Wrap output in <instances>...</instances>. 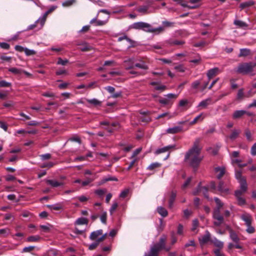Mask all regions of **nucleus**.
<instances>
[{"mask_svg": "<svg viewBox=\"0 0 256 256\" xmlns=\"http://www.w3.org/2000/svg\"><path fill=\"white\" fill-rule=\"evenodd\" d=\"M88 220L85 218H80L76 220L74 224L76 225L88 224Z\"/></svg>", "mask_w": 256, "mask_h": 256, "instance_id": "obj_20", "label": "nucleus"}, {"mask_svg": "<svg viewBox=\"0 0 256 256\" xmlns=\"http://www.w3.org/2000/svg\"><path fill=\"white\" fill-rule=\"evenodd\" d=\"M176 2H178V4H180L184 8H188L190 9H194L198 8V6H188L186 3L183 2L181 0H174Z\"/></svg>", "mask_w": 256, "mask_h": 256, "instance_id": "obj_33", "label": "nucleus"}, {"mask_svg": "<svg viewBox=\"0 0 256 256\" xmlns=\"http://www.w3.org/2000/svg\"><path fill=\"white\" fill-rule=\"evenodd\" d=\"M129 192V190L128 189L124 190L122 191L120 194V197L121 198H126L127 195L128 194Z\"/></svg>", "mask_w": 256, "mask_h": 256, "instance_id": "obj_59", "label": "nucleus"}, {"mask_svg": "<svg viewBox=\"0 0 256 256\" xmlns=\"http://www.w3.org/2000/svg\"><path fill=\"white\" fill-rule=\"evenodd\" d=\"M167 237L166 235H162L159 239L158 242L154 244L150 248V256H158L159 252L162 250L169 252L171 250L170 246H166Z\"/></svg>", "mask_w": 256, "mask_h": 256, "instance_id": "obj_2", "label": "nucleus"}, {"mask_svg": "<svg viewBox=\"0 0 256 256\" xmlns=\"http://www.w3.org/2000/svg\"><path fill=\"white\" fill-rule=\"evenodd\" d=\"M11 86V84L6 82V80L0 81V88L9 87Z\"/></svg>", "mask_w": 256, "mask_h": 256, "instance_id": "obj_50", "label": "nucleus"}, {"mask_svg": "<svg viewBox=\"0 0 256 256\" xmlns=\"http://www.w3.org/2000/svg\"><path fill=\"white\" fill-rule=\"evenodd\" d=\"M24 74L26 77L28 78H32V75L28 72H26L22 69H18V68H17V75L18 74Z\"/></svg>", "mask_w": 256, "mask_h": 256, "instance_id": "obj_34", "label": "nucleus"}, {"mask_svg": "<svg viewBox=\"0 0 256 256\" xmlns=\"http://www.w3.org/2000/svg\"><path fill=\"white\" fill-rule=\"evenodd\" d=\"M24 52L26 56H30L32 55H34L36 54V52L34 50H28L27 48H25Z\"/></svg>", "mask_w": 256, "mask_h": 256, "instance_id": "obj_54", "label": "nucleus"}, {"mask_svg": "<svg viewBox=\"0 0 256 256\" xmlns=\"http://www.w3.org/2000/svg\"><path fill=\"white\" fill-rule=\"evenodd\" d=\"M100 219L101 222L104 224H106V220H107V212H104L102 213V214L100 216Z\"/></svg>", "mask_w": 256, "mask_h": 256, "instance_id": "obj_40", "label": "nucleus"}, {"mask_svg": "<svg viewBox=\"0 0 256 256\" xmlns=\"http://www.w3.org/2000/svg\"><path fill=\"white\" fill-rule=\"evenodd\" d=\"M210 101V99H206V100H202L199 104L198 106L206 108L207 106L209 104Z\"/></svg>", "mask_w": 256, "mask_h": 256, "instance_id": "obj_44", "label": "nucleus"}, {"mask_svg": "<svg viewBox=\"0 0 256 256\" xmlns=\"http://www.w3.org/2000/svg\"><path fill=\"white\" fill-rule=\"evenodd\" d=\"M214 171L216 172H220V174L216 176L218 180H220L226 172L225 168L224 167H216L214 168Z\"/></svg>", "mask_w": 256, "mask_h": 256, "instance_id": "obj_16", "label": "nucleus"}, {"mask_svg": "<svg viewBox=\"0 0 256 256\" xmlns=\"http://www.w3.org/2000/svg\"><path fill=\"white\" fill-rule=\"evenodd\" d=\"M230 238L234 242L238 244L240 240V238L232 230H230Z\"/></svg>", "mask_w": 256, "mask_h": 256, "instance_id": "obj_22", "label": "nucleus"}, {"mask_svg": "<svg viewBox=\"0 0 256 256\" xmlns=\"http://www.w3.org/2000/svg\"><path fill=\"white\" fill-rule=\"evenodd\" d=\"M239 182L240 184V190H242L243 192H246L248 189V184L246 179H242Z\"/></svg>", "mask_w": 256, "mask_h": 256, "instance_id": "obj_28", "label": "nucleus"}, {"mask_svg": "<svg viewBox=\"0 0 256 256\" xmlns=\"http://www.w3.org/2000/svg\"><path fill=\"white\" fill-rule=\"evenodd\" d=\"M175 148L174 145H170L164 148H158L155 152V154H158L162 152L168 151L171 148Z\"/></svg>", "mask_w": 256, "mask_h": 256, "instance_id": "obj_14", "label": "nucleus"}, {"mask_svg": "<svg viewBox=\"0 0 256 256\" xmlns=\"http://www.w3.org/2000/svg\"><path fill=\"white\" fill-rule=\"evenodd\" d=\"M211 242L214 244L215 246L218 248V249H221L224 246V243L216 238L211 240Z\"/></svg>", "mask_w": 256, "mask_h": 256, "instance_id": "obj_21", "label": "nucleus"}, {"mask_svg": "<svg viewBox=\"0 0 256 256\" xmlns=\"http://www.w3.org/2000/svg\"><path fill=\"white\" fill-rule=\"evenodd\" d=\"M134 66L138 68L143 70H148V65L146 64V62L144 61H142L141 63H136L134 64Z\"/></svg>", "mask_w": 256, "mask_h": 256, "instance_id": "obj_31", "label": "nucleus"}, {"mask_svg": "<svg viewBox=\"0 0 256 256\" xmlns=\"http://www.w3.org/2000/svg\"><path fill=\"white\" fill-rule=\"evenodd\" d=\"M240 132L241 130H240L234 129L232 130V134L229 136V138L232 140H234L238 137Z\"/></svg>", "mask_w": 256, "mask_h": 256, "instance_id": "obj_18", "label": "nucleus"}, {"mask_svg": "<svg viewBox=\"0 0 256 256\" xmlns=\"http://www.w3.org/2000/svg\"><path fill=\"white\" fill-rule=\"evenodd\" d=\"M214 254L216 256H225L223 253L220 251V249H216L214 250Z\"/></svg>", "mask_w": 256, "mask_h": 256, "instance_id": "obj_64", "label": "nucleus"}, {"mask_svg": "<svg viewBox=\"0 0 256 256\" xmlns=\"http://www.w3.org/2000/svg\"><path fill=\"white\" fill-rule=\"evenodd\" d=\"M55 9L54 7H52L50 8L48 10H47L44 14V16L40 18L36 21V23L40 22V28H42L44 24V22L46 20V18L48 16V15L52 12Z\"/></svg>", "mask_w": 256, "mask_h": 256, "instance_id": "obj_7", "label": "nucleus"}, {"mask_svg": "<svg viewBox=\"0 0 256 256\" xmlns=\"http://www.w3.org/2000/svg\"><path fill=\"white\" fill-rule=\"evenodd\" d=\"M200 189H201V192H202L204 196L207 198L208 199V188L206 186H200Z\"/></svg>", "mask_w": 256, "mask_h": 256, "instance_id": "obj_42", "label": "nucleus"}, {"mask_svg": "<svg viewBox=\"0 0 256 256\" xmlns=\"http://www.w3.org/2000/svg\"><path fill=\"white\" fill-rule=\"evenodd\" d=\"M185 43V42L183 40H170L169 44L170 46H174V45H182Z\"/></svg>", "mask_w": 256, "mask_h": 256, "instance_id": "obj_36", "label": "nucleus"}, {"mask_svg": "<svg viewBox=\"0 0 256 256\" xmlns=\"http://www.w3.org/2000/svg\"><path fill=\"white\" fill-rule=\"evenodd\" d=\"M151 30L152 31H150V32H157L158 34L163 32L164 30V28L163 26H160L158 28H152L151 26Z\"/></svg>", "mask_w": 256, "mask_h": 256, "instance_id": "obj_38", "label": "nucleus"}, {"mask_svg": "<svg viewBox=\"0 0 256 256\" xmlns=\"http://www.w3.org/2000/svg\"><path fill=\"white\" fill-rule=\"evenodd\" d=\"M234 24L240 28H244L248 26V24L245 22L240 20H235Z\"/></svg>", "mask_w": 256, "mask_h": 256, "instance_id": "obj_29", "label": "nucleus"}, {"mask_svg": "<svg viewBox=\"0 0 256 256\" xmlns=\"http://www.w3.org/2000/svg\"><path fill=\"white\" fill-rule=\"evenodd\" d=\"M41 238L40 236H39L38 235H36V236H28L27 238H26V242H38V241L40 240H41Z\"/></svg>", "mask_w": 256, "mask_h": 256, "instance_id": "obj_25", "label": "nucleus"}, {"mask_svg": "<svg viewBox=\"0 0 256 256\" xmlns=\"http://www.w3.org/2000/svg\"><path fill=\"white\" fill-rule=\"evenodd\" d=\"M176 192L175 191H172L170 192V198L168 200V206L169 208H172L173 206L174 202L176 200Z\"/></svg>", "mask_w": 256, "mask_h": 256, "instance_id": "obj_15", "label": "nucleus"}, {"mask_svg": "<svg viewBox=\"0 0 256 256\" xmlns=\"http://www.w3.org/2000/svg\"><path fill=\"white\" fill-rule=\"evenodd\" d=\"M256 66V63L254 62H243L238 64L236 72L243 75L247 74L253 72Z\"/></svg>", "mask_w": 256, "mask_h": 256, "instance_id": "obj_3", "label": "nucleus"}, {"mask_svg": "<svg viewBox=\"0 0 256 256\" xmlns=\"http://www.w3.org/2000/svg\"><path fill=\"white\" fill-rule=\"evenodd\" d=\"M124 62L125 64L126 69L127 70L134 68V67L135 64H134V62L131 59L125 60Z\"/></svg>", "mask_w": 256, "mask_h": 256, "instance_id": "obj_19", "label": "nucleus"}, {"mask_svg": "<svg viewBox=\"0 0 256 256\" xmlns=\"http://www.w3.org/2000/svg\"><path fill=\"white\" fill-rule=\"evenodd\" d=\"M246 113V111L244 110H236L232 114V118L234 119L239 118L245 114Z\"/></svg>", "mask_w": 256, "mask_h": 256, "instance_id": "obj_17", "label": "nucleus"}, {"mask_svg": "<svg viewBox=\"0 0 256 256\" xmlns=\"http://www.w3.org/2000/svg\"><path fill=\"white\" fill-rule=\"evenodd\" d=\"M190 246H196V243L194 240H190L188 242L184 245L185 248H188Z\"/></svg>", "mask_w": 256, "mask_h": 256, "instance_id": "obj_58", "label": "nucleus"}, {"mask_svg": "<svg viewBox=\"0 0 256 256\" xmlns=\"http://www.w3.org/2000/svg\"><path fill=\"white\" fill-rule=\"evenodd\" d=\"M255 4L254 1L252 0H250L244 2L240 4V8L241 10H244L246 8L250 7L254 5Z\"/></svg>", "mask_w": 256, "mask_h": 256, "instance_id": "obj_12", "label": "nucleus"}, {"mask_svg": "<svg viewBox=\"0 0 256 256\" xmlns=\"http://www.w3.org/2000/svg\"><path fill=\"white\" fill-rule=\"evenodd\" d=\"M245 135L247 140L249 141L252 140V134L249 130H246L245 131Z\"/></svg>", "mask_w": 256, "mask_h": 256, "instance_id": "obj_56", "label": "nucleus"}, {"mask_svg": "<svg viewBox=\"0 0 256 256\" xmlns=\"http://www.w3.org/2000/svg\"><path fill=\"white\" fill-rule=\"evenodd\" d=\"M235 176L236 178L238 180V182L241 180L242 179H246L244 177L242 176V172L241 170H237L236 172Z\"/></svg>", "mask_w": 256, "mask_h": 256, "instance_id": "obj_41", "label": "nucleus"}, {"mask_svg": "<svg viewBox=\"0 0 256 256\" xmlns=\"http://www.w3.org/2000/svg\"><path fill=\"white\" fill-rule=\"evenodd\" d=\"M68 63V60L67 59L62 60L61 58H58V62H56V64L62 65V66H65Z\"/></svg>", "mask_w": 256, "mask_h": 256, "instance_id": "obj_39", "label": "nucleus"}, {"mask_svg": "<svg viewBox=\"0 0 256 256\" xmlns=\"http://www.w3.org/2000/svg\"><path fill=\"white\" fill-rule=\"evenodd\" d=\"M132 28L136 30H142L148 32L152 31L151 30V25L150 24L142 22L134 23L132 25Z\"/></svg>", "mask_w": 256, "mask_h": 256, "instance_id": "obj_5", "label": "nucleus"}, {"mask_svg": "<svg viewBox=\"0 0 256 256\" xmlns=\"http://www.w3.org/2000/svg\"><path fill=\"white\" fill-rule=\"evenodd\" d=\"M87 101L89 104H92L94 106H98L101 104V102L96 98L88 100Z\"/></svg>", "mask_w": 256, "mask_h": 256, "instance_id": "obj_45", "label": "nucleus"}, {"mask_svg": "<svg viewBox=\"0 0 256 256\" xmlns=\"http://www.w3.org/2000/svg\"><path fill=\"white\" fill-rule=\"evenodd\" d=\"M160 164L158 162L152 163L148 166V169L150 170H153L156 168L160 167Z\"/></svg>", "mask_w": 256, "mask_h": 256, "instance_id": "obj_48", "label": "nucleus"}, {"mask_svg": "<svg viewBox=\"0 0 256 256\" xmlns=\"http://www.w3.org/2000/svg\"><path fill=\"white\" fill-rule=\"evenodd\" d=\"M118 178H116V177H114V176H108L107 177H106L104 178L101 182H100V184H103L105 182H108V181H118Z\"/></svg>", "mask_w": 256, "mask_h": 256, "instance_id": "obj_30", "label": "nucleus"}, {"mask_svg": "<svg viewBox=\"0 0 256 256\" xmlns=\"http://www.w3.org/2000/svg\"><path fill=\"white\" fill-rule=\"evenodd\" d=\"M102 234V230H99L96 231L92 232L90 236V238L92 240H94L98 238V237L100 236H101Z\"/></svg>", "mask_w": 256, "mask_h": 256, "instance_id": "obj_10", "label": "nucleus"}, {"mask_svg": "<svg viewBox=\"0 0 256 256\" xmlns=\"http://www.w3.org/2000/svg\"><path fill=\"white\" fill-rule=\"evenodd\" d=\"M54 164L52 162H48L47 163H45L40 166V168H52L54 166Z\"/></svg>", "mask_w": 256, "mask_h": 256, "instance_id": "obj_55", "label": "nucleus"}, {"mask_svg": "<svg viewBox=\"0 0 256 256\" xmlns=\"http://www.w3.org/2000/svg\"><path fill=\"white\" fill-rule=\"evenodd\" d=\"M46 182L48 184L54 188L62 186L63 184V183L62 182H60L56 180H47Z\"/></svg>", "mask_w": 256, "mask_h": 256, "instance_id": "obj_23", "label": "nucleus"}, {"mask_svg": "<svg viewBox=\"0 0 256 256\" xmlns=\"http://www.w3.org/2000/svg\"><path fill=\"white\" fill-rule=\"evenodd\" d=\"M118 206V204L117 202H114L112 204V206L110 210V214L111 215H112L113 214L114 212L117 208Z\"/></svg>", "mask_w": 256, "mask_h": 256, "instance_id": "obj_52", "label": "nucleus"}, {"mask_svg": "<svg viewBox=\"0 0 256 256\" xmlns=\"http://www.w3.org/2000/svg\"><path fill=\"white\" fill-rule=\"evenodd\" d=\"M157 211L162 217H166L168 214L166 210L162 206L158 207L157 208Z\"/></svg>", "mask_w": 256, "mask_h": 256, "instance_id": "obj_26", "label": "nucleus"}, {"mask_svg": "<svg viewBox=\"0 0 256 256\" xmlns=\"http://www.w3.org/2000/svg\"><path fill=\"white\" fill-rule=\"evenodd\" d=\"M94 180V178H86V180L84 181H83L82 182V186H86L89 184L91 182H92Z\"/></svg>", "mask_w": 256, "mask_h": 256, "instance_id": "obj_57", "label": "nucleus"}, {"mask_svg": "<svg viewBox=\"0 0 256 256\" xmlns=\"http://www.w3.org/2000/svg\"><path fill=\"white\" fill-rule=\"evenodd\" d=\"M220 70L218 68H214L208 71L206 74L208 80H210L219 72Z\"/></svg>", "mask_w": 256, "mask_h": 256, "instance_id": "obj_8", "label": "nucleus"}, {"mask_svg": "<svg viewBox=\"0 0 256 256\" xmlns=\"http://www.w3.org/2000/svg\"><path fill=\"white\" fill-rule=\"evenodd\" d=\"M100 243V242H98V240H96V242L92 244H90L89 246L88 249L90 250H94L96 249V248L98 246Z\"/></svg>", "mask_w": 256, "mask_h": 256, "instance_id": "obj_47", "label": "nucleus"}, {"mask_svg": "<svg viewBox=\"0 0 256 256\" xmlns=\"http://www.w3.org/2000/svg\"><path fill=\"white\" fill-rule=\"evenodd\" d=\"M34 246H30L28 247H25L23 248L22 252H30L32 251L34 249Z\"/></svg>", "mask_w": 256, "mask_h": 256, "instance_id": "obj_53", "label": "nucleus"}, {"mask_svg": "<svg viewBox=\"0 0 256 256\" xmlns=\"http://www.w3.org/2000/svg\"><path fill=\"white\" fill-rule=\"evenodd\" d=\"M182 130V126H176L173 128H168L166 130V132L168 134H175L181 132Z\"/></svg>", "mask_w": 256, "mask_h": 256, "instance_id": "obj_11", "label": "nucleus"}, {"mask_svg": "<svg viewBox=\"0 0 256 256\" xmlns=\"http://www.w3.org/2000/svg\"><path fill=\"white\" fill-rule=\"evenodd\" d=\"M212 218L216 220L214 222L215 226H220L224 222V216L220 214V208H214L212 213Z\"/></svg>", "mask_w": 256, "mask_h": 256, "instance_id": "obj_4", "label": "nucleus"}, {"mask_svg": "<svg viewBox=\"0 0 256 256\" xmlns=\"http://www.w3.org/2000/svg\"><path fill=\"white\" fill-rule=\"evenodd\" d=\"M200 82L199 80H196L192 84V88L194 89L197 88L200 85Z\"/></svg>", "mask_w": 256, "mask_h": 256, "instance_id": "obj_62", "label": "nucleus"}, {"mask_svg": "<svg viewBox=\"0 0 256 256\" xmlns=\"http://www.w3.org/2000/svg\"><path fill=\"white\" fill-rule=\"evenodd\" d=\"M236 199L238 200V204L239 206H244L246 203L245 199L242 198V197L236 198Z\"/></svg>", "mask_w": 256, "mask_h": 256, "instance_id": "obj_49", "label": "nucleus"}, {"mask_svg": "<svg viewBox=\"0 0 256 256\" xmlns=\"http://www.w3.org/2000/svg\"><path fill=\"white\" fill-rule=\"evenodd\" d=\"M200 142V139L199 138H196L194 142L192 147L188 150L185 155V161L188 162L190 166L195 171L196 170L200 162L202 160V157L200 156L202 150L199 146Z\"/></svg>", "mask_w": 256, "mask_h": 256, "instance_id": "obj_1", "label": "nucleus"}, {"mask_svg": "<svg viewBox=\"0 0 256 256\" xmlns=\"http://www.w3.org/2000/svg\"><path fill=\"white\" fill-rule=\"evenodd\" d=\"M150 6H139L136 10L140 13H142L143 14H146L148 13V10Z\"/></svg>", "mask_w": 256, "mask_h": 256, "instance_id": "obj_27", "label": "nucleus"}, {"mask_svg": "<svg viewBox=\"0 0 256 256\" xmlns=\"http://www.w3.org/2000/svg\"><path fill=\"white\" fill-rule=\"evenodd\" d=\"M0 47L4 50H8L10 48V45L6 42H0Z\"/></svg>", "mask_w": 256, "mask_h": 256, "instance_id": "obj_60", "label": "nucleus"}, {"mask_svg": "<svg viewBox=\"0 0 256 256\" xmlns=\"http://www.w3.org/2000/svg\"><path fill=\"white\" fill-rule=\"evenodd\" d=\"M240 218L245 222V224H250L252 223V218L248 213H244L240 216Z\"/></svg>", "mask_w": 256, "mask_h": 256, "instance_id": "obj_9", "label": "nucleus"}, {"mask_svg": "<svg viewBox=\"0 0 256 256\" xmlns=\"http://www.w3.org/2000/svg\"><path fill=\"white\" fill-rule=\"evenodd\" d=\"M199 224V222L198 219H194L192 220V230L194 232L197 228Z\"/></svg>", "mask_w": 256, "mask_h": 256, "instance_id": "obj_46", "label": "nucleus"}, {"mask_svg": "<svg viewBox=\"0 0 256 256\" xmlns=\"http://www.w3.org/2000/svg\"><path fill=\"white\" fill-rule=\"evenodd\" d=\"M218 190L224 194H228V189L224 186V182L222 181H220L218 183Z\"/></svg>", "mask_w": 256, "mask_h": 256, "instance_id": "obj_13", "label": "nucleus"}, {"mask_svg": "<svg viewBox=\"0 0 256 256\" xmlns=\"http://www.w3.org/2000/svg\"><path fill=\"white\" fill-rule=\"evenodd\" d=\"M250 54V50L248 48H242L240 50L238 57L246 56Z\"/></svg>", "mask_w": 256, "mask_h": 256, "instance_id": "obj_24", "label": "nucleus"}, {"mask_svg": "<svg viewBox=\"0 0 256 256\" xmlns=\"http://www.w3.org/2000/svg\"><path fill=\"white\" fill-rule=\"evenodd\" d=\"M20 115L22 117V118H20V120H22L25 121L26 120H28L30 119V118L29 116L26 115L23 112H20Z\"/></svg>", "mask_w": 256, "mask_h": 256, "instance_id": "obj_61", "label": "nucleus"}, {"mask_svg": "<svg viewBox=\"0 0 256 256\" xmlns=\"http://www.w3.org/2000/svg\"><path fill=\"white\" fill-rule=\"evenodd\" d=\"M250 152L252 156H256V142L252 146Z\"/></svg>", "mask_w": 256, "mask_h": 256, "instance_id": "obj_63", "label": "nucleus"}, {"mask_svg": "<svg viewBox=\"0 0 256 256\" xmlns=\"http://www.w3.org/2000/svg\"><path fill=\"white\" fill-rule=\"evenodd\" d=\"M163 27L164 28H170L174 26L175 22H168V21H164L162 22Z\"/></svg>", "mask_w": 256, "mask_h": 256, "instance_id": "obj_35", "label": "nucleus"}, {"mask_svg": "<svg viewBox=\"0 0 256 256\" xmlns=\"http://www.w3.org/2000/svg\"><path fill=\"white\" fill-rule=\"evenodd\" d=\"M200 244L202 247L205 244H207L210 240V234L208 230H206V234L201 238H198Z\"/></svg>", "mask_w": 256, "mask_h": 256, "instance_id": "obj_6", "label": "nucleus"}, {"mask_svg": "<svg viewBox=\"0 0 256 256\" xmlns=\"http://www.w3.org/2000/svg\"><path fill=\"white\" fill-rule=\"evenodd\" d=\"M247 228L246 232L248 234H253L255 232V228L252 226V224H246Z\"/></svg>", "mask_w": 256, "mask_h": 256, "instance_id": "obj_43", "label": "nucleus"}, {"mask_svg": "<svg viewBox=\"0 0 256 256\" xmlns=\"http://www.w3.org/2000/svg\"><path fill=\"white\" fill-rule=\"evenodd\" d=\"M214 200L216 204V208H221L223 206V202L218 198L215 197L214 198Z\"/></svg>", "mask_w": 256, "mask_h": 256, "instance_id": "obj_37", "label": "nucleus"}, {"mask_svg": "<svg viewBox=\"0 0 256 256\" xmlns=\"http://www.w3.org/2000/svg\"><path fill=\"white\" fill-rule=\"evenodd\" d=\"M10 233V230L8 228L0 229V234L3 236H6Z\"/></svg>", "mask_w": 256, "mask_h": 256, "instance_id": "obj_51", "label": "nucleus"}, {"mask_svg": "<svg viewBox=\"0 0 256 256\" xmlns=\"http://www.w3.org/2000/svg\"><path fill=\"white\" fill-rule=\"evenodd\" d=\"M76 2V0H66L62 3V6L64 7H68L72 6Z\"/></svg>", "mask_w": 256, "mask_h": 256, "instance_id": "obj_32", "label": "nucleus"}]
</instances>
